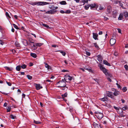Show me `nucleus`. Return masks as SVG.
Wrapping results in <instances>:
<instances>
[{
  "label": "nucleus",
  "instance_id": "1",
  "mask_svg": "<svg viewBox=\"0 0 128 128\" xmlns=\"http://www.w3.org/2000/svg\"><path fill=\"white\" fill-rule=\"evenodd\" d=\"M98 66L100 67L101 70H102L106 75L109 76V74L108 72V70L103 67L102 65L101 64H99Z\"/></svg>",
  "mask_w": 128,
  "mask_h": 128
},
{
  "label": "nucleus",
  "instance_id": "2",
  "mask_svg": "<svg viewBox=\"0 0 128 128\" xmlns=\"http://www.w3.org/2000/svg\"><path fill=\"white\" fill-rule=\"evenodd\" d=\"M66 85L65 82L63 81H60L57 84V86L58 87H65Z\"/></svg>",
  "mask_w": 128,
  "mask_h": 128
},
{
  "label": "nucleus",
  "instance_id": "3",
  "mask_svg": "<svg viewBox=\"0 0 128 128\" xmlns=\"http://www.w3.org/2000/svg\"><path fill=\"white\" fill-rule=\"evenodd\" d=\"M92 125L95 128H101V124L96 120L93 122Z\"/></svg>",
  "mask_w": 128,
  "mask_h": 128
},
{
  "label": "nucleus",
  "instance_id": "4",
  "mask_svg": "<svg viewBox=\"0 0 128 128\" xmlns=\"http://www.w3.org/2000/svg\"><path fill=\"white\" fill-rule=\"evenodd\" d=\"M106 93L107 96L112 98L113 100H116L115 97L113 95L112 93L109 91H106Z\"/></svg>",
  "mask_w": 128,
  "mask_h": 128
},
{
  "label": "nucleus",
  "instance_id": "5",
  "mask_svg": "<svg viewBox=\"0 0 128 128\" xmlns=\"http://www.w3.org/2000/svg\"><path fill=\"white\" fill-rule=\"evenodd\" d=\"M64 78V80H65V81L66 82L71 80L72 79V77L67 74L65 75Z\"/></svg>",
  "mask_w": 128,
  "mask_h": 128
},
{
  "label": "nucleus",
  "instance_id": "6",
  "mask_svg": "<svg viewBox=\"0 0 128 128\" xmlns=\"http://www.w3.org/2000/svg\"><path fill=\"white\" fill-rule=\"evenodd\" d=\"M36 5H37L43 6L47 4H48V3L45 2H36Z\"/></svg>",
  "mask_w": 128,
  "mask_h": 128
},
{
  "label": "nucleus",
  "instance_id": "7",
  "mask_svg": "<svg viewBox=\"0 0 128 128\" xmlns=\"http://www.w3.org/2000/svg\"><path fill=\"white\" fill-rule=\"evenodd\" d=\"M95 116L99 120L101 119L103 116V114L100 112L96 113Z\"/></svg>",
  "mask_w": 128,
  "mask_h": 128
},
{
  "label": "nucleus",
  "instance_id": "8",
  "mask_svg": "<svg viewBox=\"0 0 128 128\" xmlns=\"http://www.w3.org/2000/svg\"><path fill=\"white\" fill-rule=\"evenodd\" d=\"M57 12V10H52L46 12V13L52 14H54L56 12Z\"/></svg>",
  "mask_w": 128,
  "mask_h": 128
},
{
  "label": "nucleus",
  "instance_id": "9",
  "mask_svg": "<svg viewBox=\"0 0 128 128\" xmlns=\"http://www.w3.org/2000/svg\"><path fill=\"white\" fill-rule=\"evenodd\" d=\"M116 42L115 39L112 38L110 40V44L111 45H112L115 44Z\"/></svg>",
  "mask_w": 128,
  "mask_h": 128
},
{
  "label": "nucleus",
  "instance_id": "10",
  "mask_svg": "<svg viewBox=\"0 0 128 128\" xmlns=\"http://www.w3.org/2000/svg\"><path fill=\"white\" fill-rule=\"evenodd\" d=\"M22 41L25 46H27L28 45V42L25 39H22Z\"/></svg>",
  "mask_w": 128,
  "mask_h": 128
},
{
  "label": "nucleus",
  "instance_id": "11",
  "mask_svg": "<svg viewBox=\"0 0 128 128\" xmlns=\"http://www.w3.org/2000/svg\"><path fill=\"white\" fill-rule=\"evenodd\" d=\"M97 60L99 62H100L101 63L102 62V57L101 55H98L97 56Z\"/></svg>",
  "mask_w": 128,
  "mask_h": 128
},
{
  "label": "nucleus",
  "instance_id": "12",
  "mask_svg": "<svg viewBox=\"0 0 128 128\" xmlns=\"http://www.w3.org/2000/svg\"><path fill=\"white\" fill-rule=\"evenodd\" d=\"M34 86H35L36 88H42V87L41 86L40 84H37L34 83Z\"/></svg>",
  "mask_w": 128,
  "mask_h": 128
},
{
  "label": "nucleus",
  "instance_id": "13",
  "mask_svg": "<svg viewBox=\"0 0 128 128\" xmlns=\"http://www.w3.org/2000/svg\"><path fill=\"white\" fill-rule=\"evenodd\" d=\"M92 34L93 35V38L95 40H98V39L97 38V37L98 36V34H97L94 33H93Z\"/></svg>",
  "mask_w": 128,
  "mask_h": 128
},
{
  "label": "nucleus",
  "instance_id": "14",
  "mask_svg": "<svg viewBox=\"0 0 128 128\" xmlns=\"http://www.w3.org/2000/svg\"><path fill=\"white\" fill-rule=\"evenodd\" d=\"M118 12L114 10L113 12L112 16L114 18H116L117 14Z\"/></svg>",
  "mask_w": 128,
  "mask_h": 128
},
{
  "label": "nucleus",
  "instance_id": "15",
  "mask_svg": "<svg viewBox=\"0 0 128 128\" xmlns=\"http://www.w3.org/2000/svg\"><path fill=\"white\" fill-rule=\"evenodd\" d=\"M123 14L122 13H120V14L119 17L118 18V20H122L123 18Z\"/></svg>",
  "mask_w": 128,
  "mask_h": 128
},
{
  "label": "nucleus",
  "instance_id": "16",
  "mask_svg": "<svg viewBox=\"0 0 128 128\" xmlns=\"http://www.w3.org/2000/svg\"><path fill=\"white\" fill-rule=\"evenodd\" d=\"M103 63L106 65L108 66H111L110 64L108 63V62L106 60H104L103 61Z\"/></svg>",
  "mask_w": 128,
  "mask_h": 128
},
{
  "label": "nucleus",
  "instance_id": "17",
  "mask_svg": "<svg viewBox=\"0 0 128 128\" xmlns=\"http://www.w3.org/2000/svg\"><path fill=\"white\" fill-rule=\"evenodd\" d=\"M115 92L113 94L115 96H118L120 94V92L118 91H116V89H115Z\"/></svg>",
  "mask_w": 128,
  "mask_h": 128
},
{
  "label": "nucleus",
  "instance_id": "18",
  "mask_svg": "<svg viewBox=\"0 0 128 128\" xmlns=\"http://www.w3.org/2000/svg\"><path fill=\"white\" fill-rule=\"evenodd\" d=\"M112 10V8L110 6H108L107 9V11L108 12H110Z\"/></svg>",
  "mask_w": 128,
  "mask_h": 128
},
{
  "label": "nucleus",
  "instance_id": "19",
  "mask_svg": "<svg viewBox=\"0 0 128 128\" xmlns=\"http://www.w3.org/2000/svg\"><path fill=\"white\" fill-rule=\"evenodd\" d=\"M124 15V16L126 18V17H128V13L126 11H125L123 13Z\"/></svg>",
  "mask_w": 128,
  "mask_h": 128
},
{
  "label": "nucleus",
  "instance_id": "20",
  "mask_svg": "<svg viewBox=\"0 0 128 128\" xmlns=\"http://www.w3.org/2000/svg\"><path fill=\"white\" fill-rule=\"evenodd\" d=\"M101 101L104 102L108 100V98L107 97H105L100 99Z\"/></svg>",
  "mask_w": 128,
  "mask_h": 128
},
{
  "label": "nucleus",
  "instance_id": "21",
  "mask_svg": "<svg viewBox=\"0 0 128 128\" xmlns=\"http://www.w3.org/2000/svg\"><path fill=\"white\" fill-rule=\"evenodd\" d=\"M60 3L62 5H65L66 4V2L65 1H63L60 2Z\"/></svg>",
  "mask_w": 128,
  "mask_h": 128
},
{
  "label": "nucleus",
  "instance_id": "22",
  "mask_svg": "<svg viewBox=\"0 0 128 128\" xmlns=\"http://www.w3.org/2000/svg\"><path fill=\"white\" fill-rule=\"evenodd\" d=\"M30 55L32 56L34 58H36L37 56L36 55V54L33 53H31Z\"/></svg>",
  "mask_w": 128,
  "mask_h": 128
},
{
  "label": "nucleus",
  "instance_id": "23",
  "mask_svg": "<svg viewBox=\"0 0 128 128\" xmlns=\"http://www.w3.org/2000/svg\"><path fill=\"white\" fill-rule=\"evenodd\" d=\"M68 94L67 92H66L64 94L62 95V98H64V97H66L67 96Z\"/></svg>",
  "mask_w": 128,
  "mask_h": 128
},
{
  "label": "nucleus",
  "instance_id": "24",
  "mask_svg": "<svg viewBox=\"0 0 128 128\" xmlns=\"http://www.w3.org/2000/svg\"><path fill=\"white\" fill-rule=\"evenodd\" d=\"M96 4H92L90 5V6L92 8H94L96 6Z\"/></svg>",
  "mask_w": 128,
  "mask_h": 128
},
{
  "label": "nucleus",
  "instance_id": "25",
  "mask_svg": "<svg viewBox=\"0 0 128 128\" xmlns=\"http://www.w3.org/2000/svg\"><path fill=\"white\" fill-rule=\"evenodd\" d=\"M16 70L18 71L20 70L21 69V66H17L16 67Z\"/></svg>",
  "mask_w": 128,
  "mask_h": 128
},
{
  "label": "nucleus",
  "instance_id": "26",
  "mask_svg": "<svg viewBox=\"0 0 128 128\" xmlns=\"http://www.w3.org/2000/svg\"><path fill=\"white\" fill-rule=\"evenodd\" d=\"M15 44L16 46L17 47H19L20 46V44L19 43L17 42H16L15 43Z\"/></svg>",
  "mask_w": 128,
  "mask_h": 128
},
{
  "label": "nucleus",
  "instance_id": "27",
  "mask_svg": "<svg viewBox=\"0 0 128 128\" xmlns=\"http://www.w3.org/2000/svg\"><path fill=\"white\" fill-rule=\"evenodd\" d=\"M42 43H37L35 44L36 46H42Z\"/></svg>",
  "mask_w": 128,
  "mask_h": 128
},
{
  "label": "nucleus",
  "instance_id": "28",
  "mask_svg": "<svg viewBox=\"0 0 128 128\" xmlns=\"http://www.w3.org/2000/svg\"><path fill=\"white\" fill-rule=\"evenodd\" d=\"M31 48L32 49L34 50H35L37 48V47L36 46V44L35 45L34 44H33V45L32 46Z\"/></svg>",
  "mask_w": 128,
  "mask_h": 128
},
{
  "label": "nucleus",
  "instance_id": "29",
  "mask_svg": "<svg viewBox=\"0 0 128 128\" xmlns=\"http://www.w3.org/2000/svg\"><path fill=\"white\" fill-rule=\"evenodd\" d=\"M10 117L11 118L13 119L16 118V116L12 114L10 115Z\"/></svg>",
  "mask_w": 128,
  "mask_h": 128
},
{
  "label": "nucleus",
  "instance_id": "30",
  "mask_svg": "<svg viewBox=\"0 0 128 128\" xmlns=\"http://www.w3.org/2000/svg\"><path fill=\"white\" fill-rule=\"evenodd\" d=\"M84 69L90 72H92L91 68H84Z\"/></svg>",
  "mask_w": 128,
  "mask_h": 128
},
{
  "label": "nucleus",
  "instance_id": "31",
  "mask_svg": "<svg viewBox=\"0 0 128 128\" xmlns=\"http://www.w3.org/2000/svg\"><path fill=\"white\" fill-rule=\"evenodd\" d=\"M21 67L22 68L24 69L26 68V66L25 64H22Z\"/></svg>",
  "mask_w": 128,
  "mask_h": 128
},
{
  "label": "nucleus",
  "instance_id": "32",
  "mask_svg": "<svg viewBox=\"0 0 128 128\" xmlns=\"http://www.w3.org/2000/svg\"><path fill=\"white\" fill-rule=\"evenodd\" d=\"M120 2L119 1H118V0H115V1H114V4H118V3H120Z\"/></svg>",
  "mask_w": 128,
  "mask_h": 128
},
{
  "label": "nucleus",
  "instance_id": "33",
  "mask_svg": "<svg viewBox=\"0 0 128 128\" xmlns=\"http://www.w3.org/2000/svg\"><path fill=\"white\" fill-rule=\"evenodd\" d=\"M60 52L63 56H64L66 55V53L65 52L61 51H60Z\"/></svg>",
  "mask_w": 128,
  "mask_h": 128
},
{
  "label": "nucleus",
  "instance_id": "34",
  "mask_svg": "<svg viewBox=\"0 0 128 128\" xmlns=\"http://www.w3.org/2000/svg\"><path fill=\"white\" fill-rule=\"evenodd\" d=\"M45 66L46 68H48V69H49L50 68V66L46 63H45Z\"/></svg>",
  "mask_w": 128,
  "mask_h": 128
},
{
  "label": "nucleus",
  "instance_id": "35",
  "mask_svg": "<svg viewBox=\"0 0 128 128\" xmlns=\"http://www.w3.org/2000/svg\"><path fill=\"white\" fill-rule=\"evenodd\" d=\"M5 68L6 69L8 70L9 71H11L12 70V68H10L7 66L5 67Z\"/></svg>",
  "mask_w": 128,
  "mask_h": 128
},
{
  "label": "nucleus",
  "instance_id": "36",
  "mask_svg": "<svg viewBox=\"0 0 128 128\" xmlns=\"http://www.w3.org/2000/svg\"><path fill=\"white\" fill-rule=\"evenodd\" d=\"M90 6V5H89L88 4L87 5H86L85 7V9L87 10L88 9Z\"/></svg>",
  "mask_w": 128,
  "mask_h": 128
},
{
  "label": "nucleus",
  "instance_id": "37",
  "mask_svg": "<svg viewBox=\"0 0 128 128\" xmlns=\"http://www.w3.org/2000/svg\"><path fill=\"white\" fill-rule=\"evenodd\" d=\"M27 77L28 78L29 80H31L32 79V76L30 75H27Z\"/></svg>",
  "mask_w": 128,
  "mask_h": 128
},
{
  "label": "nucleus",
  "instance_id": "38",
  "mask_svg": "<svg viewBox=\"0 0 128 128\" xmlns=\"http://www.w3.org/2000/svg\"><path fill=\"white\" fill-rule=\"evenodd\" d=\"M34 122L35 124H37L41 123V122H40L38 121H36L35 120H34Z\"/></svg>",
  "mask_w": 128,
  "mask_h": 128
},
{
  "label": "nucleus",
  "instance_id": "39",
  "mask_svg": "<svg viewBox=\"0 0 128 128\" xmlns=\"http://www.w3.org/2000/svg\"><path fill=\"white\" fill-rule=\"evenodd\" d=\"M7 109V112H10L11 110V107L10 106L8 107Z\"/></svg>",
  "mask_w": 128,
  "mask_h": 128
},
{
  "label": "nucleus",
  "instance_id": "40",
  "mask_svg": "<svg viewBox=\"0 0 128 128\" xmlns=\"http://www.w3.org/2000/svg\"><path fill=\"white\" fill-rule=\"evenodd\" d=\"M42 25L44 26V27H46L48 28H50V27L48 25H47L45 24H42Z\"/></svg>",
  "mask_w": 128,
  "mask_h": 128
},
{
  "label": "nucleus",
  "instance_id": "41",
  "mask_svg": "<svg viewBox=\"0 0 128 128\" xmlns=\"http://www.w3.org/2000/svg\"><path fill=\"white\" fill-rule=\"evenodd\" d=\"M94 46L96 47V48H98L99 47L98 45L96 43H94Z\"/></svg>",
  "mask_w": 128,
  "mask_h": 128
},
{
  "label": "nucleus",
  "instance_id": "42",
  "mask_svg": "<svg viewBox=\"0 0 128 128\" xmlns=\"http://www.w3.org/2000/svg\"><path fill=\"white\" fill-rule=\"evenodd\" d=\"M65 12V13L66 14H70L71 13V11L69 10H67Z\"/></svg>",
  "mask_w": 128,
  "mask_h": 128
},
{
  "label": "nucleus",
  "instance_id": "43",
  "mask_svg": "<svg viewBox=\"0 0 128 128\" xmlns=\"http://www.w3.org/2000/svg\"><path fill=\"white\" fill-rule=\"evenodd\" d=\"M13 26L15 28H16V29H18V26H16V25L15 24H13Z\"/></svg>",
  "mask_w": 128,
  "mask_h": 128
},
{
  "label": "nucleus",
  "instance_id": "44",
  "mask_svg": "<svg viewBox=\"0 0 128 128\" xmlns=\"http://www.w3.org/2000/svg\"><path fill=\"white\" fill-rule=\"evenodd\" d=\"M6 16H7L8 17V18H10L8 13V12H6Z\"/></svg>",
  "mask_w": 128,
  "mask_h": 128
},
{
  "label": "nucleus",
  "instance_id": "45",
  "mask_svg": "<svg viewBox=\"0 0 128 128\" xmlns=\"http://www.w3.org/2000/svg\"><path fill=\"white\" fill-rule=\"evenodd\" d=\"M127 108V106H125L122 108V109L124 110H125Z\"/></svg>",
  "mask_w": 128,
  "mask_h": 128
},
{
  "label": "nucleus",
  "instance_id": "46",
  "mask_svg": "<svg viewBox=\"0 0 128 128\" xmlns=\"http://www.w3.org/2000/svg\"><path fill=\"white\" fill-rule=\"evenodd\" d=\"M104 9V8L102 7V6H99V9L100 10H103Z\"/></svg>",
  "mask_w": 128,
  "mask_h": 128
},
{
  "label": "nucleus",
  "instance_id": "47",
  "mask_svg": "<svg viewBox=\"0 0 128 128\" xmlns=\"http://www.w3.org/2000/svg\"><path fill=\"white\" fill-rule=\"evenodd\" d=\"M124 67L126 70H128V66L126 64L124 66Z\"/></svg>",
  "mask_w": 128,
  "mask_h": 128
},
{
  "label": "nucleus",
  "instance_id": "48",
  "mask_svg": "<svg viewBox=\"0 0 128 128\" xmlns=\"http://www.w3.org/2000/svg\"><path fill=\"white\" fill-rule=\"evenodd\" d=\"M30 4L31 5H33V6H34L35 5H36V2H32L31 3H30Z\"/></svg>",
  "mask_w": 128,
  "mask_h": 128
},
{
  "label": "nucleus",
  "instance_id": "49",
  "mask_svg": "<svg viewBox=\"0 0 128 128\" xmlns=\"http://www.w3.org/2000/svg\"><path fill=\"white\" fill-rule=\"evenodd\" d=\"M104 20L106 21L107 20H108L109 19V18H107L105 16H104Z\"/></svg>",
  "mask_w": 128,
  "mask_h": 128
},
{
  "label": "nucleus",
  "instance_id": "50",
  "mask_svg": "<svg viewBox=\"0 0 128 128\" xmlns=\"http://www.w3.org/2000/svg\"><path fill=\"white\" fill-rule=\"evenodd\" d=\"M120 89H122V90L124 92H125L127 90V88H120Z\"/></svg>",
  "mask_w": 128,
  "mask_h": 128
},
{
  "label": "nucleus",
  "instance_id": "51",
  "mask_svg": "<svg viewBox=\"0 0 128 128\" xmlns=\"http://www.w3.org/2000/svg\"><path fill=\"white\" fill-rule=\"evenodd\" d=\"M28 40L30 42L29 44L31 43V42H34L32 41V38H30Z\"/></svg>",
  "mask_w": 128,
  "mask_h": 128
},
{
  "label": "nucleus",
  "instance_id": "52",
  "mask_svg": "<svg viewBox=\"0 0 128 128\" xmlns=\"http://www.w3.org/2000/svg\"><path fill=\"white\" fill-rule=\"evenodd\" d=\"M34 44V42H31V43L29 44L30 45V46L31 47L33 45V44Z\"/></svg>",
  "mask_w": 128,
  "mask_h": 128
},
{
  "label": "nucleus",
  "instance_id": "53",
  "mask_svg": "<svg viewBox=\"0 0 128 128\" xmlns=\"http://www.w3.org/2000/svg\"><path fill=\"white\" fill-rule=\"evenodd\" d=\"M114 108L116 110H119V108L116 106H114Z\"/></svg>",
  "mask_w": 128,
  "mask_h": 128
},
{
  "label": "nucleus",
  "instance_id": "54",
  "mask_svg": "<svg viewBox=\"0 0 128 128\" xmlns=\"http://www.w3.org/2000/svg\"><path fill=\"white\" fill-rule=\"evenodd\" d=\"M86 54L88 56H90V53L88 52H86Z\"/></svg>",
  "mask_w": 128,
  "mask_h": 128
},
{
  "label": "nucleus",
  "instance_id": "55",
  "mask_svg": "<svg viewBox=\"0 0 128 128\" xmlns=\"http://www.w3.org/2000/svg\"><path fill=\"white\" fill-rule=\"evenodd\" d=\"M60 12L62 14L65 13V12L63 10H61L60 11Z\"/></svg>",
  "mask_w": 128,
  "mask_h": 128
},
{
  "label": "nucleus",
  "instance_id": "56",
  "mask_svg": "<svg viewBox=\"0 0 128 128\" xmlns=\"http://www.w3.org/2000/svg\"><path fill=\"white\" fill-rule=\"evenodd\" d=\"M7 105V104L6 102H5L3 106H4V107H6Z\"/></svg>",
  "mask_w": 128,
  "mask_h": 128
},
{
  "label": "nucleus",
  "instance_id": "57",
  "mask_svg": "<svg viewBox=\"0 0 128 128\" xmlns=\"http://www.w3.org/2000/svg\"><path fill=\"white\" fill-rule=\"evenodd\" d=\"M3 44L4 43L1 40H0V44H1L2 45H3Z\"/></svg>",
  "mask_w": 128,
  "mask_h": 128
},
{
  "label": "nucleus",
  "instance_id": "58",
  "mask_svg": "<svg viewBox=\"0 0 128 128\" xmlns=\"http://www.w3.org/2000/svg\"><path fill=\"white\" fill-rule=\"evenodd\" d=\"M117 30L118 31V32L119 33H121V30L119 28L117 29Z\"/></svg>",
  "mask_w": 128,
  "mask_h": 128
},
{
  "label": "nucleus",
  "instance_id": "59",
  "mask_svg": "<svg viewBox=\"0 0 128 128\" xmlns=\"http://www.w3.org/2000/svg\"><path fill=\"white\" fill-rule=\"evenodd\" d=\"M7 82V84H8V86H11V85L12 84H11V83L9 82Z\"/></svg>",
  "mask_w": 128,
  "mask_h": 128
},
{
  "label": "nucleus",
  "instance_id": "60",
  "mask_svg": "<svg viewBox=\"0 0 128 128\" xmlns=\"http://www.w3.org/2000/svg\"><path fill=\"white\" fill-rule=\"evenodd\" d=\"M116 84L117 85L118 88H120L121 86L118 83H116Z\"/></svg>",
  "mask_w": 128,
  "mask_h": 128
},
{
  "label": "nucleus",
  "instance_id": "61",
  "mask_svg": "<svg viewBox=\"0 0 128 128\" xmlns=\"http://www.w3.org/2000/svg\"><path fill=\"white\" fill-rule=\"evenodd\" d=\"M94 80L96 82H97L98 83V80L96 79H94Z\"/></svg>",
  "mask_w": 128,
  "mask_h": 128
},
{
  "label": "nucleus",
  "instance_id": "62",
  "mask_svg": "<svg viewBox=\"0 0 128 128\" xmlns=\"http://www.w3.org/2000/svg\"><path fill=\"white\" fill-rule=\"evenodd\" d=\"M56 45L55 44H53L52 45V47H54V48L56 47Z\"/></svg>",
  "mask_w": 128,
  "mask_h": 128
},
{
  "label": "nucleus",
  "instance_id": "63",
  "mask_svg": "<svg viewBox=\"0 0 128 128\" xmlns=\"http://www.w3.org/2000/svg\"><path fill=\"white\" fill-rule=\"evenodd\" d=\"M102 122L104 124H106L107 123V122L106 121H104Z\"/></svg>",
  "mask_w": 128,
  "mask_h": 128
},
{
  "label": "nucleus",
  "instance_id": "64",
  "mask_svg": "<svg viewBox=\"0 0 128 128\" xmlns=\"http://www.w3.org/2000/svg\"><path fill=\"white\" fill-rule=\"evenodd\" d=\"M102 34V31H100V32L98 33L99 34V35H101Z\"/></svg>",
  "mask_w": 128,
  "mask_h": 128
}]
</instances>
